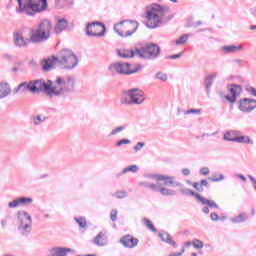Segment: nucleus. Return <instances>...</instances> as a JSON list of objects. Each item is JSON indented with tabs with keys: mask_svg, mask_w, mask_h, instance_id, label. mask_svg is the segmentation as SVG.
I'll list each match as a JSON object with an SVG mask.
<instances>
[{
	"mask_svg": "<svg viewBox=\"0 0 256 256\" xmlns=\"http://www.w3.org/2000/svg\"><path fill=\"white\" fill-rule=\"evenodd\" d=\"M53 23L50 19H42L36 28H20L13 33V41L16 47H27L29 44L40 45L51 39Z\"/></svg>",
	"mask_w": 256,
	"mask_h": 256,
	"instance_id": "1",
	"label": "nucleus"
},
{
	"mask_svg": "<svg viewBox=\"0 0 256 256\" xmlns=\"http://www.w3.org/2000/svg\"><path fill=\"white\" fill-rule=\"evenodd\" d=\"M169 13V6L153 3L146 9V27L148 29H157L163 25L165 15Z\"/></svg>",
	"mask_w": 256,
	"mask_h": 256,
	"instance_id": "2",
	"label": "nucleus"
},
{
	"mask_svg": "<svg viewBox=\"0 0 256 256\" xmlns=\"http://www.w3.org/2000/svg\"><path fill=\"white\" fill-rule=\"evenodd\" d=\"M17 3L16 13L28 17H35L37 14L47 11V7H49L47 0H17Z\"/></svg>",
	"mask_w": 256,
	"mask_h": 256,
	"instance_id": "3",
	"label": "nucleus"
},
{
	"mask_svg": "<svg viewBox=\"0 0 256 256\" xmlns=\"http://www.w3.org/2000/svg\"><path fill=\"white\" fill-rule=\"evenodd\" d=\"M75 91V78L73 76H58L53 82V97H65Z\"/></svg>",
	"mask_w": 256,
	"mask_h": 256,
	"instance_id": "4",
	"label": "nucleus"
},
{
	"mask_svg": "<svg viewBox=\"0 0 256 256\" xmlns=\"http://www.w3.org/2000/svg\"><path fill=\"white\" fill-rule=\"evenodd\" d=\"M56 58L57 67H59V69H66L67 71H71L79 65V58L77 57V54L68 48L60 50L57 53Z\"/></svg>",
	"mask_w": 256,
	"mask_h": 256,
	"instance_id": "5",
	"label": "nucleus"
},
{
	"mask_svg": "<svg viewBox=\"0 0 256 256\" xmlns=\"http://www.w3.org/2000/svg\"><path fill=\"white\" fill-rule=\"evenodd\" d=\"M17 231L22 237H29L33 231V218L29 212L24 210L17 212Z\"/></svg>",
	"mask_w": 256,
	"mask_h": 256,
	"instance_id": "6",
	"label": "nucleus"
},
{
	"mask_svg": "<svg viewBox=\"0 0 256 256\" xmlns=\"http://www.w3.org/2000/svg\"><path fill=\"white\" fill-rule=\"evenodd\" d=\"M141 69H143V65L137 64L134 68H131L129 62H114L108 66V71L112 75H133Z\"/></svg>",
	"mask_w": 256,
	"mask_h": 256,
	"instance_id": "7",
	"label": "nucleus"
},
{
	"mask_svg": "<svg viewBox=\"0 0 256 256\" xmlns=\"http://www.w3.org/2000/svg\"><path fill=\"white\" fill-rule=\"evenodd\" d=\"M144 101L145 94L138 88L124 91L120 99L122 105H141Z\"/></svg>",
	"mask_w": 256,
	"mask_h": 256,
	"instance_id": "8",
	"label": "nucleus"
},
{
	"mask_svg": "<svg viewBox=\"0 0 256 256\" xmlns=\"http://www.w3.org/2000/svg\"><path fill=\"white\" fill-rule=\"evenodd\" d=\"M139 29V23L135 20H123L114 25V31L119 37H131Z\"/></svg>",
	"mask_w": 256,
	"mask_h": 256,
	"instance_id": "9",
	"label": "nucleus"
},
{
	"mask_svg": "<svg viewBox=\"0 0 256 256\" xmlns=\"http://www.w3.org/2000/svg\"><path fill=\"white\" fill-rule=\"evenodd\" d=\"M30 85L32 94L41 93V91H43L49 99H53V81L48 80L45 82L43 79H37L30 81Z\"/></svg>",
	"mask_w": 256,
	"mask_h": 256,
	"instance_id": "10",
	"label": "nucleus"
},
{
	"mask_svg": "<svg viewBox=\"0 0 256 256\" xmlns=\"http://www.w3.org/2000/svg\"><path fill=\"white\" fill-rule=\"evenodd\" d=\"M141 59H157L161 54V48L157 44H147L136 52Z\"/></svg>",
	"mask_w": 256,
	"mask_h": 256,
	"instance_id": "11",
	"label": "nucleus"
},
{
	"mask_svg": "<svg viewBox=\"0 0 256 256\" xmlns=\"http://www.w3.org/2000/svg\"><path fill=\"white\" fill-rule=\"evenodd\" d=\"M144 178L150 181H156V183H160V181H163L164 185H166L167 187H181V183L175 181V178L172 176L149 173L145 174Z\"/></svg>",
	"mask_w": 256,
	"mask_h": 256,
	"instance_id": "12",
	"label": "nucleus"
},
{
	"mask_svg": "<svg viewBox=\"0 0 256 256\" xmlns=\"http://www.w3.org/2000/svg\"><path fill=\"white\" fill-rule=\"evenodd\" d=\"M139 187H145L146 189H150V191L158 192L166 197H173V195H177L175 190H171L166 187H162L159 183H150L148 181H141L138 183Z\"/></svg>",
	"mask_w": 256,
	"mask_h": 256,
	"instance_id": "13",
	"label": "nucleus"
},
{
	"mask_svg": "<svg viewBox=\"0 0 256 256\" xmlns=\"http://www.w3.org/2000/svg\"><path fill=\"white\" fill-rule=\"evenodd\" d=\"M86 35L88 37H104L105 24L101 22H91L86 25Z\"/></svg>",
	"mask_w": 256,
	"mask_h": 256,
	"instance_id": "14",
	"label": "nucleus"
},
{
	"mask_svg": "<svg viewBox=\"0 0 256 256\" xmlns=\"http://www.w3.org/2000/svg\"><path fill=\"white\" fill-rule=\"evenodd\" d=\"M54 23V27L52 26L51 29L54 35H61L63 31H67L69 29V20L65 17L55 16Z\"/></svg>",
	"mask_w": 256,
	"mask_h": 256,
	"instance_id": "15",
	"label": "nucleus"
},
{
	"mask_svg": "<svg viewBox=\"0 0 256 256\" xmlns=\"http://www.w3.org/2000/svg\"><path fill=\"white\" fill-rule=\"evenodd\" d=\"M29 205H33V198L23 196L8 202V209H17L18 207H27Z\"/></svg>",
	"mask_w": 256,
	"mask_h": 256,
	"instance_id": "16",
	"label": "nucleus"
},
{
	"mask_svg": "<svg viewBox=\"0 0 256 256\" xmlns=\"http://www.w3.org/2000/svg\"><path fill=\"white\" fill-rule=\"evenodd\" d=\"M227 89L230 95H226L225 99L229 103H235V101H237V97H239V95H241V91H243V89L241 88V85L230 84L228 85Z\"/></svg>",
	"mask_w": 256,
	"mask_h": 256,
	"instance_id": "17",
	"label": "nucleus"
},
{
	"mask_svg": "<svg viewBox=\"0 0 256 256\" xmlns=\"http://www.w3.org/2000/svg\"><path fill=\"white\" fill-rule=\"evenodd\" d=\"M238 109L243 111V113H251V111L256 109V100L251 98H244L239 101Z\"/></svg>",
	"mask_w": 256,
	"mask_h": 256,
	"instance_id": "18",
	"label": "nucleus"
},
{
	"mask_svg": "<svg viewBox=\"0 0 256 256\" xmlns=\"http://www.w3.org/2000/svg\"><path fill=\"white\" fill-rule=\"evenodd\" d=\"M121 245L123 247H126L127 249H134V247H137L139 245V239L131 236V235H125L120 239Z\"/></svg>",
	"mask_w": 256,
	"mask_h": 256,
	"instance_id": "19",
	"label": "nucleus"
},
{
	"mask_svg": "<svg viewBox=\"0 0 256 256\" xmlns=\"http://www.w3.org/2000/svg\"><path fill=\"white\" fill-rule=\"evenodd\" d=\"M40 64L43 71H51L55 69V65H57V56L45 58L41 61Z\"/></svg>",
	"mask_w": 256,
	"mask_h": 256,
	"instance_id": "20",
	"label": "nucleus"
},
{
	"mask_svg": "<svg viewBox=\"0 0 256 256\" xmlns=\"http://www.w3.org/2000/svg\"><path fill=\"white\" fill-rule=\"evenodd\" d=\"M229 134H224L225 141H231L232 143H244L246 145H253V139L249 136H236L234 138H228Z\"/></svg>",
	"mask_w": 256,
	"mask_h": 256,
	"instance_id": "21",
	"label": "nucleus"
},
{
	"mask_svg": "<svg viewBox=\"0 0 256 256\" xmlns=\"http://www.w3.org/2000/svg\"><path fill=\"white\" fill-rule=\"evenodd\" d=\"M220 51L224 53V55H230L231 53H239L240 51H243V44L222 46L220 48Z\"/></svg>",
	"mask_w": 256,
	"mask_h": 256,
	"instance_id": "22",
	"label": "nucleus"
},
{
	"mask_svg": "<svg viewBox=\"0 0 256 256\" xmlns=\"http://www.w3.org/2000/svg\"><path fill=\"white\" fill-rule=\"evenodd\" d=\"M29 92L31 93V81L22 82L13 90L14 95H17V93L27 95Z\"/></svg>",
	"mask_w": 256,
	"mask_h": 256,
	"instance_id": "23",
	"label": "nucleus"
},
{
	"mask_svg": "<svg viewBox=\"0 0 256 256\" xmlns=\"http://www.w3.org/2000/svg\"><path fill=\"white\" fill-rule=\"evenodd\" d=\"M158 237H160L163 243H167V245H172L174 249H177V247H179V244H177V242L173 240V237H171V235L167 232H160L158 234Z\"/></svg>",
	"mask_w": 256,
	"mask_h": 256,
	"instance_id": "24",
	"label": "nucleus"
},
{
	"mask_svg": "<svg viewBox=\"0 0 256 256\" xmlns=\"http://www.w3.org/2000/svg\"><path fill=\"white\" fill-rule=\"evenodd\" d=\"M67 253H71L70 248L53 247L49 250V255L48 256H67Z\"/></svg>",
	"mask_w": 256,
	"mask_h": 256,
	"instance_id": "25",
	"label": "nucleus"
},
{
	"mask_svg": "<svg viewBox=\"0 0 256 256\" xmlns=\"http://www.w3.org/2000/svg\"><path fill=\"white\" fill-rule=\"evenodd\" d=\"M139 51V49H124V50H119L118 51V55L119 57H121L122 59H131V57H139V54L137 53Z\"/></svg>",
	"mask_w": 256,
	"mask_h": 256,
	"instance_id": "26",
	"label": "nucleus"
},
{
	"mask_svg": "<svg viewBox=\"0 0 256 256\" xmlns=\"http://www.w3.org/2000/svg\"><path fill=\"white\" fill-rule=\"evenodd\" d=\"M107 235L105 232H100L95 238H94V245H97L98 247H105L107 245Z\"/></svg>",
	"mask_w": 256,
	"mask_h": 256,
	"instance_id": "27",
	"label": "nucleus"
},
{
	"mask_svg": "<svg viewBox=\"0 0 256 256\" xmlns=\"http://www.w3.org/2000/svg\"><path fill=\"white\" fill-rule=\"evenodd\" d=\"M11 94V86L9 83L2 82L0 83V99H5V97H9Z\"/></svg>",
	"mask_w": 256,
	"mask_h": 256,
	"instance_id": "28",
	"label": "nucleus"
},
{
	"mask_svg": "<svg viewBox=\"0 0 256 256\" xmlns=\"http://www.w3.org/2000/svg\"><path fill=\"white\" fill-rule=\"evenodd\" d=\"M231 223H234L235 225L239 223H245V221H249V214L246 212L240 213L237 216H234L230 219Z\"/></svg>",
	"mask_w": 256,
	"mask_h": 256,
	"instance_id": "29",
	"label": "nucleus"
},
{
	"mask_svg": "<svg viewBox=\"0 0 256 256\" xmlns=\"http://www.w3.org/2000/svg\"><path fill=\"white\" fill-rule=\"evenodd\" d=\"M196 199L197 201H199L202 205H208L210 208H215V209H219V205H217V203H215V201L213 200H209L207 198H204L201 195H196Z\"/></svg>",
	"mask_w": 256,
	"mask_h": 256,
	"instance_id": "30",
	"label": "nucleus"
},
{
	"mask_svg": "<svg viewBox=\"0 0 256 256\" xmlns=\"http://www.w3.org/2000/svg\"><path fill=\"white\" fill-rule=\"evenodd\" d=\"M217 78V74H209L208 76H206L205 81H204V85L206 87V93L209 94V92L211 91V87L213 85V81Z\"/></svg>",
	"mask_w": 256,
	"mask_h": 256,
	"instance_id": "31",
	"label": "nucleus"
},
{
	"mask_svg": "<svg viewBox=\"0 0 256 256\" xmlns=\"http://www.w3.org/2000/svg\"><path fill=\"white\" fill-rule=\"evenodd\" d=\"M138 172H139V166L133 164L124 168L120 173L117 174V177H121V175H125L127 173H138Z\"/></svg>",
	"mask_w": 256,
	"mask_h": 256,
	"instance_id": "32",
	"label": "nucleus"
},
{
	"mask_svg": "<svg viewBox=\"0 0 256 256\" xmlns=\"http://www.w3.org/2000/svg\"><path fill=\"white\" fill-rule=\"evenodd\" d=\"M63 3H68L69 7H73L74 5L73 0H54L55 9H64L65 5Z\"/></svg>",
	"mask_w": 256,
	"mask_h": 256,
	"instance_id": "33",
	"label": "nucleus"
},
{
	"mask_svg": "<svg viewBox=\"0 0 256 256\" xmlns=\"http://www.w3.org/2000/svg\"><path fill=\"white\" fill-rule=\"evenodd\" d=\"M31 121L33 125H41V123H44V121H47V117L43 114L37 115V116H32Z\"/></svg>",
	"mask_w": 256,
	"mask_h": 256,
	"instance_id": "34",
	"label": "nucleus"
},
{
	"mask_svg": "<svg viewBox=\"0 0 256 256\" xmlns=\"http://www.w3.org/2000/svg\"><path fill=\"white\" fill-rule=\"evenodd\" d=\"M127 129V124H124L122 126H118L116 128H113L109 134L110 137H115V135H119V133H123Z\"/></svg>",
	"mask_w": 256,
	"mask_h": 256,
	"instance_id": "35",
	"label": "nucleus"
},
{
	"mask_svg": "<svg viewBox=\"0 0 256 256\" xmlns=\"http://www.w3.org/2000/svg\"><path fill=\"white\" fill-rule=\"evenodd\" d=\"M176 187H180V192L183 195H188V196H191V197H195V199H197V195H200V194L194 193L193 190H191L189 188H183V184H181V186H176Z\"/></svg>",
	"mask_w": 256,
	"mask_h": 256,
	"instance_id": "36",
	"label": "nucleus"
},
{
	"mask_svg": "<svg viewBox=\"0 0 256 256\" xmlns=\"http://www.w3.org/2000/svg\"><path fill=\"white\" fill-rule=\"evenodd\" d=\"M189 41V34H184L174 41L175 45H185Z\"/></svg>",
	"mask_w": 256,
	"mask_h": 256,
	"instance_id": "37",
	"label": "nucleus"
},
{
	"mask_svg": "<svg viewBox=\"0 0 256 256\" xmlns=\"http://www.w3.org/2000/svg\"><path fill=\"white\" fill-rule=\"evenodd\" d=\"M142 221H143V225H145V227H147L150 231H153V233L157 231V229H155V226L153 225L151 220H149L148 218H144Z\"/></svg>",
	"mask_w": 256,
	"mask_h": 256,
	"instance_id": "38",
	"label": "nucleus"
},
{
	"mask_svg": "<svg viewBox=\"0 0 256 256\" xmlns=\"http://www.w3.org/2000/svg\"><path fill=\"white\" fill-rule=\"evenodd\" d=\"M74 221L78 223L81 229H85V227H87V220L85 219V217L74 218Z\"/></svg>",
	"mask_w": 256,
	"mask_h": 256,
	"instance_id": "39",
	"label": "nucleus"
},
{
	"mask_svg": "<svg viewBox=\"0 0 256 256\" xmlns=\"http://www.w3.org/2000/svg\"><path fill=\"white\" fill-rule=\"evenodd\" d=\"M210 181L213 183H219L220 181H223L225 179V175L223 174H214L211 178H209Z\"/></svg>",
	"mask_w": 256,
	"mask_h": 256,
	"instance_id": "40",
	"label": "nucleus"
},
{
	"mask_svg": "<svg viewBox=\"0 0 256 256\" xmlns=\"http://www.w3.org/2000/svg\"><path fill=\"white\" fill-rule=\"evenodd\" d=\"M192 247H194V249H203V247H205V244L199 239H194L192 240Z\"/></svg>",
	"mask_w": 256,
	"mask_h": 256,
	"instance_id": "41",
	"label": "nucleus"
},
{
	"mask_svg": "<svg viewBox=\"0 0 256 256\" xmlns=\"http://www.w3.org/2000/svg\"><path fill=\"white\" fill-rule=\"evenodd\" d=\"M155 79H159V81H163V83H165L167 81V79H169V78L166 73L157 72L155 75Z\"/></svg>",
	"mask_w": 256,
	"mask_h": 256,
	"instance_id": "42",
	"label": "nucleus"
},
{
	"mask_svg": "<svg viewBox=\"0 0 256 256\" xmlns=\"http://www.w3.org/2000/svg\"><path fill=\"white\" fill-rule=\"evenodd\" d=\"M112 197H115L116 199H125V197H127V192L125 190H120L113 194Z\"/></svg>",
	"mask_w": 256,
	"mask_h": 256,
	"instance_id": "43",
	"label": "nucleus"
},
{
	"mask_svg": "<svg viewBox=\"0 0 256 256\" xmlns=\"http://www.w3.org/2000/svg\"><path fill=\"white\" fill-rule=\"evenodd\" d=\"M184 115H201V109H189L184 111Z\"/></svg>",
	"mask_w": 256,
	"mask_h": 256,
	"instance_id": "44",
	"label": "nucleus"
},
{
	"mask_svg": "<svg viewBox=\"0 0 256 256\" xmlns=\"http://www.w3.org/2000/svg\"><path fill=\"white\" fill-rule=\"evenodd\" d=\"M129 144H131V140H129L127 138H123V139L117 141L115 145H116V147H121L123 145H129Z\"/></svg>",
	"mask_w": 256,
	"mask_h": 256,
	"instance_id": "45",
	"label": "nucleus"
},
{
	"mask_svg": "<svg viewBox=\"0 0 256 256\" xmlns=\"http://www.w3.org/2000/svg\"><path fill=\"white\" fill-rule=\"evenodd\" d=\"M143 147H145V142H137L136 145L134 146L135 153H139V151H141Z\"/></svg>",
	"mask_w": 256,
	"mask_h": 256,
	"instance_id": "46",
	"label": "nucleus"
},
{
	"mask_svg": "<svg viewBox=\"0 0 256 256\" xmlns=\"http://www.w3.org/2000/svg\"><path fill=\"white\" fill-rule=\"evenodd\" d=\"M118 213L119 212L117 211V209L111 210V212H110V219H111V221H117V214Z\"/></svg>",
	"mask_w": 256,
	"mask_h": 256,
	"instance_id": "47",
	"label": "nucleus"
},
{
	"mask_svg": "<svg viewBox=\"0 0 256 256\" xmlns=\"http://www.w3.org/2000/svg\"><path fill=\"white\" fill-rule=\"evenodd\" d=\"M181 57H183V52H180L178 54H174L171 56H167L166 59H181Z\"/></svg>",
	"mask_w": 256,
	"mask_h": 256,
	"instance_id": "48",
	"label": "nucleus"
},
{
	"mask_svg": "<svg viewBox=\"0 0 256 256\" xmlns=\"http://www.w3.org/2000/svg\"><path fill=\"white\" fill-rule=\"evenodd\" d=\"M232 63L236 66V67H242L243 65V60L236 58L232 61Z\"/></svg>",
	"mask_w": 256,
	"mask_h": 256,
	"instance_id": "49",
	"label": "nucleus"
},
{
	"mask_svg": "<svg viewBox=\"0 0 256 256\" xmlns=\"http://www.w3.org/2000/svg\"><path fill=\"white\" fill-rule=\"evenodd\" d=\"M183 253H185V248H182L180 252H172L169 256H183Z\"/></svg>",
	"mask_w": 256,
	"mask_h": 256,
	"instance_id": "50",
	"label": "nucleus"
},
{
	"mask_svg": "<svg viewBox=\"0 0 256 256\" xmlns=\"http://www.w3.org/2000/svg\"><path fill=\"white\" fill-rule=\"evenodd\" d=\"M246 91L248 92V93H250V95H253V97H256V89L255 88H253V87H248L247 89H246Z\"/></svg>",
	"mask_w": 256,
	"mask_h": 256,
	"instance_id": "51",
	"label": "nucleus"
},
{
	"mask_svg": "<svg viewBox=\"0 0 256 256\" xmlns=\"http://www.w3.org/2000/svg\"><path fill=\"white\" fill-rule=\"evenodd\" d=\"M200 173H201V175H209V173H210L209 167L201 168Z\"/></svg>",
	"mask_w": 256,
	"mask_h": 256,
	"instance_id": "52",
	"label": "nucleus"
},
{
	"mask_svg": "<svg viewBox=\"0 0 256 256\" xmlns=\"http://www.w3.org/2000/svg\"><path fill=\"white\" fill-rule=\"evenodd\" d=\"M192 186L194 187V189H196V191H200V192L203 191V187H201V184L197 182H194Z\"/></svg>",
	"mask_w": 256,
	"mask_h": 256,
	"instance_id": "53",
	"label": "nucleus"
},
{
	"mask_svg": "<svg viewBox=\"0 0 256 256\" xmlns=\"http://www.w3.org/2000/svg\"><path fill=\"white\" fill-rule=\"evenodd\" d=\"M210 218L212 221H219V216L215 212L210 214Z\"/></svg>",
	"mask_w": 256,
	"mask_h": 256,
	"instance_id": "54",
	"label": "nucleus"
},
{
	"mask_svg": "<svg viewBox=\"0 0 256 256\" xmlns=\"http://www.w3.org/2000/svg\"><path fill=\"white\" fill-rule=\"evenodd\" d=\"M8 224H9V219L8 218H3L1 220V227H7Z\"/></svg>",
	"mask_w": 256,
	"mask_h": 256,
	"instance_id": "55",
	"label": "nucleus"
},
{
	"mask_svg": "<svg viewBox=\"0 0 256 256\" xmlns=\"http://www.w3.org/2000/svg\"><path fill=\"white\" fill-rule=\"evenodd\" d=\"M238 179H241L244 183H247V178L243 174H238L236 175Z\"/></svg>",
	"mask_w": 256,
	"mask_h": 256,
	"instance_id": "56",
	"label": "nucleus"
},
{
	"mask_svg": "<svg viewBox=\"0 0 256 256\" xmlns=\"http://www.w3.org/2000/svg\"><path fill=\"white\" fill-rule=\"evenodd\" d=\"M182 173L183 175H185V177H187L188 175H191V170L187 169V168H184L182 170Z\"/></svg>",
	"mask_w": 256,
	"mask_h": 256,
	"instance_id": "57",
	"label": "nucleus"
},
{
	"mask_svg": "<svg viewBox=\"0 0 256 256\" xmlns=\"http://www.w3.org/2000/svg\"><path fill=\"white\" fill-rule=\"evenodd\" d=\"M200 185L201 187H209V182L207 180H201Z\"/></svg>",
	"mask_w": 256,
	"mask_h": 256,
	"instance_id": "58",
	"label": "nucleus"
},
{
	"mask_svg": "<svg viewBox=\"0 0 256 256\" xmlns=\"http://www.w3.org/2000/svg\"><path fill=\"white\" fill-rule=\"evenodd\" d=\"M191 245L193 246V240L184 243V247H191Z\"/></svg>",
	"mask_w": 256,
	"mask_h": 256,
	"instance_id": "59",
	"label": "nucleus"
},
{
	"mask_svg": "<svg viewBox=\"0 0 256 256\" xmlns=\"http://www.w3.org/2000/svg\"><path fill=\"white\" fill-rule=\"evenodd\" d=\"M200 25H203V22H202L201 20L195 22V23L193 24V27H199Z\"/></svg>",
	"mask_w": 256,
	"mask_h": 256,
	"instance_id": "60",
	"label": "nucleus"
},
{
	"mask_svg": "<svg viewBox=\"0 0 256 256\" xmlns=\"http://www.w3.org/2000/svg\"><path fill=\"white\" fill-rule=\"evenodd\" d=\"M202 211H203L206 215H208V213H209V207H204V208L202 209Z\"/></svg>",
	"mask_w": 256,
	"mask_h": 256,
	"instance_id": "61",
	"label": "nucleus"
},
{
	"mask_svg": "<svg viewBox=\"0 0 256 256\" xmlns=\"http://www.w3.org/2000/svg\"><path fill=\"white\" fill-rule=\"evenodd\" d=\"M225 135H227L228 139H233V137H231V135H233V132H227Z\"/></svg>",
	"mask_w": 256,
	"mask_h": 256,
	"instance_id": "62",
	"label": "nucleus"
},
{
	"mask_svg": "<svg viewBox=\"0 0 256 256\" xmlns=\"http://www.w3.org/2000/svg\"><path fill=\"white\" fill-rule=\"evenodd\" d=\"M183 113V109L182 108H177V115H181Z\"/></svg>",
	"mask_w": 256,
	"mask_h": 256,
	"instance_id": "63",
	"label": "nucleus"
},
{
	"mask_svg": "<svg viewBox=\"0 0 256 256\" xmlns=\"http://www.w3.org/2000/svg\"><path fill=\"white\" fill-rule=\"evenodd\" d=\"M191 256H197V253L192 252V253H191Z\"/></svg>",
	"mask_w": 256,
	"mask_h": 256,
	"instance_id": "64",
	"label": "nucleus"
}]
</instances>
